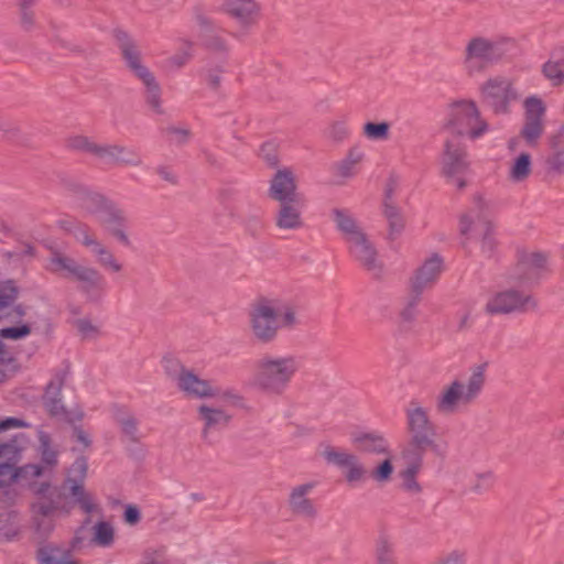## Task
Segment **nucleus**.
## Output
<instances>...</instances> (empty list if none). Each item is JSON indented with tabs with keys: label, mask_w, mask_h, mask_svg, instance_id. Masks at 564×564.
I'll list each match as a JSON object with an SVG mask.
<instances>
[{
	"label": "nucleus",
	"mask_w": 564,
	"mask_h": 564,
	"mask_svg": "<svg viewBox=\"0 0 564 564\" xmlns=\"http://www.w3.org/2000/svg\"><path fill=\"white\" fill-rule=\"evenodd\" d=\"M87 460L85 457L77 458L70 467L75 477H67L59 486H53L47 481L34 482L31 488L35 495L32 509L35 514L43 517L56 513L68 514L75 506H78L85 513H91L97 506L93 496L85 490L84 479L87 475Z\"/></svg>",
	"instance_id": "obj_1"
},
{
	"label": "nucleus",
	"mask_w": 564,
	"mask_h": 564,
	"mask_svg": "<svg viewBox=\"0 0 564 564\" xmlns=\"http://www.w3.org/2000/svg\"><path fill=\"white\" fill-rule=\"evenodd\" d=\"M248 325L257 344L270 345L276 340L280 329H294L300 319L294 304L261 295L250 304Z\"/></svg>",
	"instance_id": "obj_2"
},
{
	"label": "nucleus",
	"mask_w": 564,
	"mask_h": 564,
	"mask_svg": "<svg viewBox=\"0 0 564 564\" xmlns=\"http://www.w3.org/2000/svg\"><path fill=\"white\" fill-rule=\"evenodd\" d=\"M268 196L278 203L274 221L279 229L297 230L304 226L302 212L306 199L299 192L297 180L291 169H279L274 173L270 181Z\"/></svg>",
	"instance_id": "obj_3"
},
{
	"label": "nucleus",
	"mask_w": 564,
	"mask_h": 564,
	"mask_svg": "<svg viewBox=\"0 0 564 564\" xmlns=\"http://www.w3.org/2000/svg\"><path fill=\"white\" fill-rule=\"evenodd\" d=\"M301 368L294 355H272L265 352L254 362L252 382L261 392L280 397L290 387Z\"/></svg>",
	"instance_id": "obj_4"
},
{
	"label": "nucleus",
	"mask_w": 564,
	"mask_h": 564,
	"mask_svg": "<svg viewBox=\"0 0 564 564\" xmlns=\"http://www.w3.org/2000/svg\"><path fill=\"white\" fill-rule=\"evenodd\" d=\"M111 35L120 51L127 69L143 84L147 104L158 115H162L161 87L154 74L143 64L138 42L128 31L119 26L112 29Z\"/></svg>",
	"instance_id": "obj_5"
},
{
	"label": "nucleus",
	"mask_w": 564,
	"mask_h": 564,
	"mask_svg": "<svg viewBox=\"0 0 564 564\" xmlns=\"http://www.w3.org/2000/svg\"><path fill=\"white\" fill-rule=\"evenodd\" d=\"M485 367V365L474 367L466 383L455 379L445 386L436 397V411L443 415H451L460 406L473 404L480 395L486 382Z\"/></svg>",
	"instance_id": "obj_6"
},
{
	"label": "nucleus",
	"mask_w": 564,
	"mask_h": 564,
	"mask_svg": "<svg viewBox=\"0 0 564 564\" xmlns=\"http://www.w3.org/2000/svg\"><path fill=\"white\" fill-rule=\"evenodd\" d=\"M28 424L17 417H7L0 421V432L10 429L24 427ZM22 446L19 443V436L15 435L7 442L0 441V482H11L15 480L21 474L39 477L43 473V467L39 464L25 465L22 468H17V463L20 459Z\"/></svg>",
	"instance_id": "obj_7"
},
{
	"label": "nucleus",
	"mask_w": 564,
	"mask_h": 564,
	"mask_svg": "<svg viewBox=\"0 0 564 564\" xmlns=\"http://www.w3.org/2000/svg\"><path fill=\"white\" fill-rule=\"evenodd\" d=\"M46 269L53 274L70 278L82 283L80 289L85 293L98 292L101 294L106 290V279L97 269L82 265L74 258L57 249H51Z\"/></svg>",
	"instance_id": "obj_8"
},
{
	"label": "nucleus",
	"mask_w": 564,
	"mask_h": 564,
	"mask_svg": "<svg viewBox=\"0 0 564 564\" xmlns=\"http://www.w3.org/2000/svg\"><path fill=\"white\" fill-rule=\"evenodd\" d=\"M444 127L453 133L452 138L457 139L467 137L469 140H477L489 131V123L471 99L453 101Z\"/></svg>",
	"instance_id": "obj_9"
},
{
	"label": "nucleus",
	"mask_w": 564,
	"mask_h": 564,
	"mask_svg": "<svg viewBox=\"0 0 564 564\" xmlns=\"http://www.w3.org/2000/svg\"><path fill=\"white\" fill-rule=\"evenodd\" d=\"M406 430L410 434L408 447L403 452L420 455L425 454L429 449H435L436 443L435 426L430 420L427 410L422 406L421 402L412 399L405 409Z\"/></svg>",
	"instance_id": "obj_10"
},
{
	"label": "nucleus",
	"mask_w": 564,
	"mask_h": 564,
	"mask_svg": "<svg viewBox=\"0 0 564 564\" xmlns=\"http://www.w3.org/2000/svg\"><path fill=\"white\" fill-rule=\"evenodd\" d=\"M502 45L503 41H491L484 36L471 37L463 54V65L467 74L473 76L482 73L499 63L506 54Z\"/></svg>",
	"instance_id": "obj_11"
},
{
	"label": "nucleus",
	"mask_w": 564,
	"mask_h": 564,
	"mask_svg": "<svg viewBox=\"0 0 564 564\" xmlns=\"http://www.w3.org/2000/svg\"><path fill=\"white\" fill-rule=\"evenodd\" d=\"M442 175L448 182H455L459 191L467 185L465 176L470 170L465 144L457 138H447L441 153Z\"/></svg>",
	"instance_id": "obj_12"
},
{
	"label": "nucleus",
	"mask_w": 564,
	"mask_h": 564,
	"mask_svg": "<svg viewBox=\"0 0 564 564\" xmlns=\"http://www.w3.org/2000/svg\"><path fill=\"white\" fill-rule=\"evenodd\" d=\"M480 98L495 115H507L510 105L519 99V93L512 79L499 75L488 78L480 86Z\"/></svg>",
	"instance_id": "obj_13"
},
{
	"label": "nucleus",
	"mask_w": 564,
	"mask_h": 564,
	"mask_svg": "<svg viewBox=\"0 0 564 564\" xmlns=\"http://www.w3.org/2000/svg\"><path fill=\"white\" fill-rule=\"evenodd\" d=\"M460 235L470 238H480L482 252L490 256L495 249L496 242L491 235L492 226L487 217L484 202L479 198L476 206L463 214L459 226Z\"/></svg>",
	"instance_id": "obj_14"
},
{
	"label": "nucleus",
	"mask_w": 564,
	"mask_h": 564,
	"mask_svg": "<svg viewBox=\"0 0 564 564\" xmlns=\"http://www.w3.org/2000/svg\"><path fill=\"white\" fill-rule=\"evenodd\" d=\"M538 307V301L528 292L508 289L497 292L485 305L489 315H506L511 313H525Z\"/></svg>",
	"instance_id": "obj_15"
},
{
	"label": "nucleus",
	"mask_w": 564,
	"mask_h": 564,
	"mask_svg": "<svg viewBox=\"0 0 564 564\" xmlns=\"http://www.w3.org/2000/svg\"><path fill=\"white\" fill-rule=\"evenodd\" d=\"M549 253L543 251H519L511 279L520 284L539 283L549 273Z\"/></svg>",
	"instance_id": "obj_16"
},
{
	"label": "nucleus",
	"mask_w": 564,
	"mask_h": 564,
	"mask_svg": "<svg viewBox=\"0 0 564 564\" xmlns=\"http://www.w3.org/2000/svg\"><path fill=\"white\" fill-rule=\"evenodd\" d=\"M219 11L234 20L246 33L256 28L262 19V6L258 0H224Z\"/></svg>",
	"instance_id": "obj_17"
},
{
	"label": "nucleus",
	"mask_w": 564,
	"mask_h": 564,
	"mask_svg": "<svg viewBox=\"0 0 564 564\" xmlns=\"http://www.w3.org/2000/svg\"><path fill=\"white\" fill-rule=\"evenodd\" d=\"M524 124L521 129V137L525 142L533 147L538 143L539 139L544 132L543 117L545 113V106L542 99L531 96L524 100Z\"/></svg>",
	"instance_id": "obj_18"
},
{
	"label": "nucleus",
	"mask_w": 564,
	"mask_h": 564,
	"mask_svg": "<svg viewBox=\"0 0 564 564\" xmlns=\"http://www.w3.org/2000/svg\"><path fill=\"white\" fill-rule=\"evenodd\" d=\"M348 250L351 257L365 270L376 278L380 276L382 272V264L378 260V252L366 232L348 242Z\"/></svg>",
	"instance_id": "obj_19"
},
{
	"label": "nucleus",
	"mask_w": 564,
	"mask_h": 564,
	"mask_svg": "<svg viewBox=\"0 0 564 564\" xmlns=\"http://www.w3.org/2000/svg\"><path fill=\"white\" fill-rule=\"evenodd\" d=\"M98 221L109 235L116 238L124 247H129L131 241L124 230L128 218L123 209H121L112 200L105 210L98 216Z\"/></svg>",
	"instance_id": "obj_20"
},
{
	"label": "nucleus",
	"mask_w": 564,
	"mask_h": 564,
	"mask_svg": "<svg viewBox=\"0 0 564 564\" xmlns=\"http://www.w3.org/2000/svg\"><path fill=\"white\" fill-rule=\"evenodd\" d=\"M314 488L315 482H305L291 489L288 506L294 516L311 520L317 517V508L314 501L308 497Z\"/></svg>",
	"instance_id": "obj_21"
},
{
	"label": "nucleus",
	"mask_w": 564,
	"mask_h": 564,
	"mask_svg": "<svg viewBox=\"0 0 564 564\" xmlns=\"http://www.w3.org/2000/svg\"><path fill=\"white\" fill-rule=\"evenodd\" d=\"M177 387L185 394L194 398H213L220 393V389L213 387L209 381L200 379L193 371L181 367L176 376Z\"/></svg>",
	"instance_id": "obj_22"
},
{
	"label": "nucleus",
	"mask_w": 564,
	"mask_h": 564,
	"mask_svg": "<svg viewBox=\"0 0 564 564\" xmlns=\"http://www.w3.org/2000/svg\"><path fill=\"white\" fill-rule=\"evenodd\" d=\"M98 158L116 165L133 167L143 163L140 153L135 149L120 144H101Z\"/></svg>",
	"instance_id": "obj_23"
},
{
	"label": "nucleus",
	"mask_w": 564,
	"mask_h": 564,
	"mask_svg": "<svg viewBox=\"0 0 564 564\" xmlns=\"http://www.w3.org/2000/svg\"><path fill=\"white\" fill-rule=\"evenodd\" d=\"M442 269V258L438 254H433L415 271L414 276L411 279V288L423 293L425 289L431 288L435 283Z\"/></svg>",
	"instance_id": "obj_24"
},
{
	"label": "nucleus",
	"mask_w": 564,
	"mask_h": 564,
	"mask_svg": "<svg viewBox=\"0 0 564 564\" xmlns=\"http://www.w3.org/2000/svg\"><path fill=\"white\" fill-rule=\"evenodd\" d=\"M67 376V370L57 372L48 382L43 395L45 409L52 416H64L66 414L65 406L62 403V388Z\"/></svg>",
	"instance_id": "obj_25"
},
{
	"label": "nucleus",
	"mask_w": 564,
	"mask_h": 564,
	"mask_svg": "<svg viewBox=\"0 0 564 564\" xmlns=\"http://www.w3.org/2000/svg\"><path fill=\"white\" fill-rule=\"evenodd\" d=\"M198 416L199 420L204 422L202 437L208 444H212V442L209 441V433L212 431H218L227 427L231 420V415L225 412L224 410L210 408L206 404H202L198 408Z\"/></svg>",
	"instance_id": "obj_26"
},
{
	"label": "nucleus",
	"mask_w": 564,
	"mask_h": 564,
	"mask_svg": "<svg viewBox=\"0 0 564 564\" xmlns=\"http://www.w3.org/2000/svg\"><path fill=\"white\" fill-rule=\"evenodd\" d=\"M551 153L545 159L547 173H564V122L549 137Z\"/></svg>",
	"instance_id": "obj_27"
},
{
	"label": "nucleus",
	"mask_w": 564,
	"mask_h": 564,
	"mask_svg": "<svg viewBox=\"0 0 564 564\" xmlns=\"http://www.w3.org/2000/svg\"><path fill=\"white\" fill-rule=\"evenodd\" d=\"M332 218L337 230L341 234L347 243L365 234L354 215L348 209L334 208L332 210Z\"/></svg>",
	"instance_id": "obj_28"
},
{
	"label": "nucleus",
	"mask_w": 564,
	"mask_h": 564,
	"mask_svg": "<svg viewBox=\"0 0 564 564\" xmlns=\"http://www.w3.org/2000/svg\"><path fill=\"white\" fill-rule=\"evenodd\" d=\"M564 47H558L551 53V58L542 65V74L553 87L564 85Z\"/></svg>",
	"instance_id": "obj_29"
},
{
	"label": "nucleus",
	"mask_w": 564,
	"mask_h": 564,
	"mask_svg": "<svg viewBox=\"0 0 564 564\" xmlns=\"http://www.w3.org/2000/svg\"><path fill=\"white\" fill-rule=\"evenodd\" d=\"M74 189L78 194L80 207L91 215L99 216L111 202L104 195L91 192L82 185H74Z\"/></svg>",
	"instance_id": "obj_30"
},
{
	"label": "nucleus",
	"mask_w": 564,
	"mask_h": 564,
	"mask_svg": "<svg viewBox=\"0 0 564 564\" xmlns=\"http://www.w3.org/2000/svg\"><path fill=\"white\" fill-rule=\"evenodd\" d=\"M352 443L364 453L389 454L388 442L379 433H359L354 436Z\"/></svg>",
	"instance_id": "obj_31"
},
{
	"label": "nucleus",
	"mask_w": 564,
	"mask_h": 564,
	"mask_svg": "<svg viewBox=\"0 0 564 564\" xmlns=\"http://www.w3.org/2000/svg\"><path fill=\"white\" fill-rule=\"evenodd\" d=\"M424 454L414 455L408 452H403V456L409 459L410 464L401 471L402 488L411 494H419L422 491L421 485L416 481V474L422 466V459Z\"/></svg>",
	"instance_id": "obj_32"
},
{
	"label": "nucleus",
	"mask_w": 564,
	"mask_h": 564,
	"mask_svg": "<svg viewBox=\"0 0 564 564\" xmlns=\"http://www.w3.org/2000/svg\"><path fill=\"white\" fill-rule=\"evenodd\" d=\"M36 558L41 564H74L68 550H64L52 543L39 547Z\"/></svg>",
	"instance_id": "obj_33"
},
{
	"label": "nucleus",
	"mask_w": 564,
	"mask_h": 564,
	"mask_svg": "<svg viewBox=\"0 0 564 564\" xmlns=\"http://www.w3.org/2000/svg\"><path fill=\"white\" fill-rule=\"evenodd\" d=\"M383 215L387 218L389 225L388 238L390 240H394L404 228V218L401 214V210L399 207L393 205V203L384 202Z\"/></svg>",
	"instance_id": "obj_34"
},
{
	"label": "nucleus",
	"mask_w": 564,
	"mask_h": 564,
	"mask_svg": "<svg viewBox=\"0 0 564 564\" xmlns=\"http://www.w3.org/2000/svg\"><path fill=\"white\" fill-rule=\"evenodd\" d=\"M497 482V477L492 470L477 473L469 481V491L481 496L491 491Z\"/></svg>",
	"instance_id": "obj_35"
},
{
	"label": "nucleus",
	"mask_w": 564,
	"mask_h": 564,
	"mask_svg": "<svg viewBox=\"0 0 564 564\" xmlns=\"http://www.w3.org/2000/svg\"><path fill=\"white\" fill-rule=\"evenodd\" d=\"M115 420L119 424L121 432L129 438L130 442H139L138 421L131 413L123 410H118L115 414Z\"/></svg>",
	"instance_id": "obj_36"
},
{
	"label": "nucleus",
	"mask_w": 564,
	"mask_h": 564,
	"mask_svg": "<svg viewBox=\"0 0 564 564\" xmlns=\"http://www.w3.org/2000/svg\"><path fill=\"white\" fill-rule=\"evenodd\" d=\"M203 46L213 53L227 55L230 52V44L216 30L202 34Z\"/></svg>",
	"instance_id": "obj_37"
},
{
	"label": "nucleus",
	"mask_w": 564,
	"mask_h": 564,
	"mask_svg": "<svg viewBox=\"0 0 564 564\" xmlns=\"http://www.w3.org/2000/svg\"><path fill=\"white\" fill-rule=\"evenodd\" d=\"M422 293L410 288V292L405 299L404 306L400 311L401 322L404 324H412L417 316V306L421 302Z\"/></svg>",
	"instance_id": "obj_38"
},
{
	"label": "nucleus",
	"mask_w": 564,
	"mask_h": 564,
	"mask_svg": "<svg viewBox=\"0 0 564 564\" xmlns=\"http://www.w3.org/2000/svg\"><path fill=\"white\" fill-rule=\"evenodd\" d=\"M91 252L96 256L97 262L102 268L116 273L122 270V264L115 258L113 253L101 242L98 241L91 249Z\"/></svg>",
	"instance_id": "obj_39"
},
{
	"label": "nucleus",
	"mask_w": 564,
	"mask_h": 564,
	"mask_svg": "<svg viewBox=\"0 0 564 564\" xmlns=\"http://www.w3.org/2000/svg\"><path fill=\"white\" fill-rule=\"evenodd\" d=\"M531 171V155L523 152L514 160L509 178L513 182H523L530 176Z\"/></svg>",
	"instance_id": "obj_40"
},
{
	"label": "nucleus",
	"mask_w": 564,
	"mask_h": 564,
	"mask_svg": "<svg viewBox=\"0 0 564 564\" xmlns=\"http://www.w3.org/2000/svg\"><path fill=\"white\" fill-rule=\"evenodd\" d=\"M376 564H398L392 542L380 535L376 543Z\"/></svg>",
	"instance_id": "obj_41"
},
{
	"label": "nucleus",
	"mask_w": 564,
	"mask_h": 564,
	"mask_svg": "<svg viewBox=\"0 0 564 564\" xmlns=\"http://www.w3.org/2000/svg\"><path fill=\"white\" fill-rule=\"evenodd\" d=\"M115 541V531L112 525L106 521H99L94 527L93 542L102 547L112 545Z\"/></svg>",
	"instance_id": "obj_42"
},
{
	"label": "nucleus",
	"mask_w": 564,
	"mask_h": 564,
	"mask_svg": "<svg viewBox=\"0 0 564 564\" xmlns=\"http://www.w3.org/2000/svg\"><path fill=\"white\" fill-rule=\"evenodd\" d=\"M364 135L372 141L388 140L390 138V123L382 122H366L362 127Z\"/></svg>",
	"instance_id": "obj_43"
},
{
	"label": "nucleus",
	"mask_w": 564,
	"mask_h": 564,
	"mask_svg": "<svg viewBox=\"0 0 564 564\" xmlns=\"http://www.w3.org/2000/svg\"><path fill=\"white\" fill-rule=\"evenodd\" d=\"M100 145L86 135H74L67 139V148L75 151L89 153L98 158Z\"/></svg>",
	"instance_id": "obj_44"
},
{
	"label": "nucleus",
	"mask_w": 564,
	"mask_h": 564,
	"mask_svg": "<svg viewBox=\"0 0 564 564\" xmlns=\"http://www.w3.org/2000/svg\"><path fill=\"white\" fill-rule=\"evenodd\" d=\"M364 153L358 147L349 149L347 156L337 164V173L343 177L352 175V167L361 162Z\"/></svg>",
	"instance_id": "obj_45"
},
{
	"label": "nucleus",
	"mask_w": 564,
	"mask_h": 564,
	"mask_svg": "<svg viewBox=\"0 0 564 564\" xmlns=\"http://www.w3.org/2000/svg\"><path fill=\"white\" fill-rule=\"evenodd\" d=\"M19 25L25 32H31L36 28V15L33 4L17 3Z\"/></svg>",
	"instance_id": "obj_46"
},
{
	"label": "nucleus",
	"mask_w": 564,
	"mask_h": 564,
	"mask_svg": "<svg viewBox=\"0 0 564 564\" xmlns=\"http://www.w3.org/2000/svg\"><path fill=\"white\" fill-rule=\"evenodd\" d=\"M322 455L328 464H333L338 467H347V465L354 463L355 458V455L337 451L333 446H326Z\"/></svg>",
	"instance_id": "obj_47"
},
{
	"label": "nucleus",
	"mask_w": 564,
	"mask_h": 564,
	"mask_svg": "<svg viewBox=\"0 0 564 564\" xmlns=\"http://www.w3.org/2000/svg\"><path fill=\"white\" fill-rule=\"evenodd\" d=\"M72 229L74 238L83 246L93 249L95 245L98 242L90 227L87 224L80 221L78 225H75Z\"/></svg>",
	"instance_id": "obj_48"
},
{
	"label": "nucleus",
	"mask_w": 564,
	"mask_h": 564,
	"mask_svg": "<svg viewBox=\"0 0 564 564\" xmlns=\"http://www.w3.org/2000/svg\"><path fill=\"white\" fill-rule=\"evenodd\" d=\"M259 156L269 167L275 169L279 165V147L272 141L264 142L259 150Z\"/></svg>",
	"instance_id": "obj_49"
},
{
	"label": "nucleus",
	"mask_w": 564,
	"mask_h": 564,
	"mask_svg": "<svg viewBox=\"0 0 564 564\" xmlns=\"http://www.w3.org/2000/svg\"><path fill=\"white\" fill-rule=\"evenodd\" d=\"M193 18L196 24L204 33H209L216 30L215 21L205 12V9L200 4H196L192 8Z\"/></svg>",
	"instance_id": "obj_50"
},
{
	"label": "nucleus",
	"mask_w": 564,
	"mask_h": 564,
	"mask_svg": "<svg viewBox=\"0 0 564 564\" xmlns=\"http://www.w3.org/2000/svg\"><path fill=\"white\" fill-rule=\"evenodd\" d=\"M225 73V67L223 65H216L213 67H208L203 70V77L207 86L217 91L221 85V75Z\"/></svg>",
	"instance_id": "obj_51"
},
{
	"label": "nucleus",
	"mask_w": 564,
	"mask_h": 564,
	"mask_svg": "<svg viewBox=\"0 0 564 564\" xmlns=\"http://www.w3.org/2000/svg\"><path fill=\"white\" fill-rule=\"evenodd\" d=\"M467 551L455 549L437 557L435 564H467Z\"/></svg>",
	"instance_id": "obj_52"
},
{
	"label": "nucleus",
	"mask_w": 564,
	"mask_h": 564,
	"mask_svg": "<svg viewBox=\"0 0 564 564\" xmlns=\"http://www.w3.org/2000/svg\"><path fill=\"white\" fill-rule=\"evenodd\" d=\"M387 455L388 457L371 471V477L376 481L386 482L391 478L394 468L391 462L390 453Z\"/></svg>",
	"instance_id": "obj_53"
},
{
	"label": "nucleus",
	"mask_w": 564,
	"mask_h": 564,
	"mask_svg": "<svg viewBox=\"0 0 564 564\" xmlns=\"http://www.w3.org/2000/svg\"><path fill=\"white\" fill-rule=\"evenodd\" d=\"M31 334V327L28 324L20 326L6 327L0 330V336L6 339L18 340Z\"/></svg>",
	"instance_id": "obj_54"
},
{
	"label": "nucleus",
	"mask_w": 564,
	"mask_h": 564,
	"mask_svg": "<svg viewBox=\"0 0 564 564\" xmlns=\"http://www.w3.org/2000/svg\"><path fill=\"white\" fill-rule=\"evenodd\" d=\"M328 137L335 142H343L349 135V129L346 121L339 120L333 122L328 128Z\"/></svg>",
	"instance_id": "obj_55"
},
{
	"label": "nucleus",
	"mask_w": 564,
	"mask_h": 564,
	"mask_svg": "<svg viewBox=\"0 0 564 564\" xmlns=\"http://www.w3.org/2000/svg\"><path fill=\"white\" fill-rule=\"evenodd\" d=\"M18 297V289L12 284L0 285V312L11 306Z\"/></svg>",
	"instance_id": "obj_56"
},
{
	"label": "nucleus",
	"mask_w": 564,
	"mask_h": 564,
	"mask_svg": "<svg viewBox=\"0 0 564 564\" xmlns=\"http://www.w3.org/2000/svg\"><path fill=\"white\" fill-rule=\"evenodd\" d=\"M346 480L350 484L358 482L364 480L366 475V469L359 463L357 456L354 458V463L347 465Z\"/></svg>",
	"instance_id": "obj_57"
},
{
	"label": "nucleus",
	"mask_w": 564,
	"mask_h": 564,
	"mask_svg": "<svg viewBox=\"0 0 564 564\" xmlns=\"http://www.w3.org/2000/svg\"><path fill=\"white\" fill-rule=\"evenodd\" d=\"M164 132L169 135H174L175 142L177 144L186 143L191 137V131L188 129H182L176 127H167L164 129Z\"/></svg>",
	"instance_id": "obj_58"
},
{
	"label": "nucleus",
	"mask_w": 564,
	"mask_h": 564,
	"mask_svg": "<svg viewBox=\"0 0 564 564\" xmlns=\"http://www.w3.org/2000/svg\"><path fill=\"white\" fill-rule=\"evenodd\" d=\"M245 226L252 236H258L263 230V224L259 215H251L245 219Z\"/></svg>",
	"instance_id": "obj_59"
},
{
	"label": "nucleus",
	"mask_w": 564,
	"mask_h": 564,
	"mask_svg": "<svg viewBox=\"0 0 564 564\" xmlns=\"http://www.w3.org/2000/svg\"><path fill=\"white\" fill-rule=\"evenodd\" d=\"M123 519L127 524L134 525L141 520V512L137 506L129 505L124 509Z\"/></svg>",
	"instance_id": "obj_60"
},
{
	"label": "nucleus",
	"mask_w": 564,
	"mask_h": 564,
	"mask_svg": "<svg viewBox=\"0 0 564 564\" xmlns=\"http://www.w3.org/2000/svg\"><path fill=\"white\" fill-rule=\"evenodd\" d=\"M13 362L12 358H0V383L13 373Z\"/></svg>",
	"instance_id": "obj_61"
},
{
	"label": "nucleus",
	"mask_w": 564,
	"mask_h": 564,
	"mask_svg": "<svg viewBox=\"0 0 564 564\" xmlns=\"http://www.w3.org/2000/svg\"><path fill=\"white\" fill-rule=\"evenodd\" d=\"M156 173L166 182L170 184L175 185L177 183V177L174 175V173L171 171L167 166H158Z\"/></svg>",
	"instance_id": "obj_62"
},
{
	"label": "nucleus",
	"mask_w": 564,
	"mask_h": 564,
	"mask_svg": "<svg viewBox=\"0 0 564 564\" xmlns=\"http://www.w3.org/2000/svg\"><path fill=\"white\" fill-rule=\"evenodd\" d=\"M76 327L78 332L82 333L83 335H88L89 333L97 330L96 327L88 319L84 318L76 321Z\"/></svg>",
	"instance_id": "obj_63"
},
{
	"label": "nucleus",
	"mask_w": 564,
	"mask_h": 564,
	"mask_svg": "<svg viewBox=\"0 0 564 564\" xmlns=\"http://www.w3.org/2000/svg\"><path fill=\"white\" fill-rule=\"evenodd\" d=\"M181 365L178 364V361L176 360H167L166 361V366H165V370H166V373L170 378L176 380V376L178 375L180 370H181Z\"/></svg>",
	"instance_id": "obj_64"
}]
</instances>
